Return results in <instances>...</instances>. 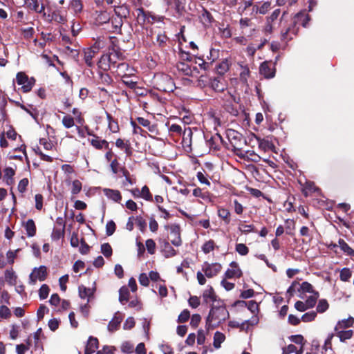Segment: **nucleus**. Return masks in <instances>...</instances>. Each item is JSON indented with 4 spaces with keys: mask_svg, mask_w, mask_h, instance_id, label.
<instances>
[{
    "mask_svg": "<svg viewBox=\"0 0 354 354\" xmlns=\"http://www.w3.org/2000/svg\"><path fill=\"white\" fill-rule=\"evenodd\" d=\"M122 319V317L118 316V314H115L112 320L109 322L108 325V329L110 331H115L118 330Z\"/></svg>",
    "mask_w": 354,
    "mask_h": 354,
    "instance_id": "25",
    "label": "nucleus"
},
{
    "mask_svg": "<svg viewBox=\"0 0 354 354\" xmlns=\"http://www.w3.org/2000/svg\"><path fill=\"white\" fill-rule=\"evenodd\" d=\"M337 332V336L339 338L341 342H345L352 337L353 332L352 330H339Z\"/></svg>",
    "mask_w": 354,
    "mask_h": 354,
    "instance_id": "29",
    "label": "nucleus"
},
{
    "mask_svg": "<svg viewBox=\"0 0 354 354\" xmlns=\"http://www.w3.org/2000/svg\"><path fill=\"white\" fill-rule=\"evenodd\" d=\"M101 252L104 255L105 257H110L113 253L111 245L108 243H103L101 245Z\"/></svg>",
    "mask_w": 354,
    "mask_h": 354,
    "instance_id": "39",
    "label": "nucleus"
},
{
    "mask_svg": "<svg viewBox=\"0 0 354 354\" xmlns=\"http://www.w3.org/2000/svg\"><path fill=\"white\" fill-rule=\"evenodd\" d=\"M100 67L104 71H108L111 68V66H114L116 64V60L113 57V53H109L102 55L100 62Z\"/></svg>",
    "mask_w": 354,
    "mask_h": 354,
    "instance_id": "7",
    "label": "nucleus"
},
{
    "mask_svg": "<svg viewBox=\"0 0 354 354\" xmlns=\"http://www.w3.org/2000/svg\"><path fill=\"white\" fill-rule=\"evenodd\" d=\"M121 351L124 353H131L133 351V346L130 342H125L121 346Z\"/></svg>",
    "mask_w": 354,
    "mask_h": 354,
    "instance_id": "60",
    "label": "nucleus"
},
{
    "mask_svg": "<svg viewBox=\"0 0 354 354\" xmlns=\"http://www.w3.org/2000/svg\"><path fill=\"white\" fill-rule=\"evenodd\" d=\"M298 30H299L298 24H295L294 19H293L290 26L286 30L285 32H282V33H281L282 39H292V37L291 35H297Z\"/></svg>",
    "mask_w": 354,
    "mask_h": 354,
    "instance_id": "11",
    "label": "nucleus"
},
{
    "mask_svg": "<svg viewBox=\"0 0 354 354\" xmlns=\"http://www.w3.org/2000/svg\"><path fill=\"white\" fill-rule=\"evenodd\" d=\"M16 80L18 84L22 85L21 89L24 93L31 91L35 83V80L33 77L28 78L23 72H19L17 74Z\"/></svg>",
    "mask_w": 354,
    "mask_h": 354,
    "instance_id": "4",
    "label": "nucleus"
},
{
    "mask_svg": "<svg viewBox=\"0 0 354 354\" xmlns=\"http://www.w3.org/2000/svg\"><path fill=\"white\" fill-rule=\"evenodd\" d=\"M5 278L10 284H14L16 281V275L12 270H6L5 272Z\"/></svg>",
    "mask_w": 354,
    "mask_h": 354,
    "instance_id": "41",
    "label": "nucleus"
},
{
    "mask_svg": "<svg viewBox=\"0 0 354 354\" xmlns=\"http://www.w3.org/2000/svg\"><path fill=\"white\" fill-rule=\"evenodd\" d=\"M21 250V249H17L15 251L9 250L6 253V257L8 259V263L9 264L12 265L14 263L15 259L17 257V253Z\"/></svg>",
    "mask_w": 354,
    "mask_h": 354,
    "instance_id": "50",
    "label": "nucleus"
},
{
    "mask_svg": "<svg viewBox=\"0 0 354 354\" xmlns=\"http://www.w3.org/2000/svg\"><path fill=\"white\" fill-rule=\"evenodd\" d=\"M49 287L46 284H43L39 290V295L41 299H45L47 298L49 294Z\"/></svg>",
    "mask_w": 354,
    "mask_h": 354,
    "instance_id": "46",
    "label": "nucleus"
},
{
    "mask_svg": "<svg viewBox=\"0 0 354 354\" xmlns=\"http://www.w3.org/2000/svg\"><path fill=\"white\" fill-rule=\"evenodd\" d=\"M200 21L205 26L210 25L214 19L211 13L206 9L203 8L201 15L199 16Z\"/></svg>",
    "mask_w": 354,
    "mask_h": 354,
    "instance_id": "21",
    "label": "nucleus"
},
{
    "mask_svg": "<svg viewBox=\"0 0 354 354\" xmlns=\"http://www.w3.org/2000/svg\"><path fill=\"white\" fill-rule=\"evenodd\" d=\"M318 297H319L318 292H315L314 293V295L308 297V298L306 299V301L305 302L306 306H308V308H311L315 306Z\"/></svg>",
    "mask_w": 354,
    "mask_h": 354,
    "instance_id": "40",
    "label": "nucleus"
},
{
    "mask_svg": "<svg viewBox=\"0 0 354 354\" xmlns=\"http://www.w3.org/2000/svg\"><path fill=\"white\" fill-rule=\"evenodd\" d=\"M162 252L166 258H169L176 255V250L170 245V243L165 241L162 245Z\"/></svg>",
    "mask_w": 354,
    "mask_h": 354,
    "instance_id": "19",
    "label": "nucleus"
},
{
    "mask_svg": "<svg viewBox=\"0 0 354 354\" xmlns=\"http://www.w3.org/2000/svg\"><path fill=\"white\" fill-rule=\"evenodd\" d=\"M203 301L206 304L209 303V301L218 304L217 296L216 295L214 290L212 286H209L203 293Z\"/></svg>",
    "mask_w": 354,
    "mask_h": 354,
    "instance_id": "13",
    "label": "nucleus"
},
{
    "mask_svg": "<svg viewBox=\"0 0 354 354\" xmlns=\"http://www.w3.org/2000/svg\"><path fill=\"white\" fill-rule=\"evenodd\" d=\"M98 345L99 342L97 338L90 336L84 349V354H93L98 348Z\"/></svg>",
    "mask_w": 354,
    "mask_h": 354,
    "instance_id": "12",
    "label": "nucleus"
},
{
    "mask_svg": "<svg viewBox=\"0 0 354 354\" xmlns=\"http://www.w3.org/2000/svg\"><path fill=\"white\" fill-rule=\"evenodd\" d=\"M26 3L27 7L37 13H42L44 12L45 7L43 3L39 6L37 0H26Z\"/></svg>",
    "mask_w": 354,
    "mask_h": 354,
    "instance_id": "17",
    "label": "nucleus"
},
{
    "mask_svg": "<svg viewBox=\"0 0 354 354\" xmlns=\"http://www.w3.org/2000/svg\"><path fill=\"white\" fill-rule=\"evenodd\" d=\"M82 190V183L79 180H75L72 183L71 193L73 195L77 194Z\"/></svg>",
    "mask_w": 354,
    "mask_h": 354,
    "instance_id": "48",
    "label": "nucleus"
},
{
    "mask_svg": "<svg viewBox=\"0 0 354 354\" xmlns=\"http://www.w3.org/2000/svg\"><path fill=\"white\" fill-rule=\"evenodd\" d=\"M190 317V313L188 310L185 309L181 312V313L179 315L178 317V323H185Z\"/></svg>",
    "mask_w": 354,
    "mask_h": 354,
    "instance_id": "51",
    "label": "nucleus"
},
{
    "mask_svg": "<svg viewBox=\"0 0 354 354\" xmlns=\"http://www.w3.org/2000/svg\"><path fill=\"white\" fill-rule=\"evenodd\" d=\"M177 68L179 71L182 72L185 75L193 76L192 67L185 62H179L177 64Z\"/></svg>",
    "mask_w": 354,
    "mask_h": 354,
    "instance_id": "24",
    "label": "nucleus"
},
{
    "mask_svg": "<svg viewBox=\"0 0 354 354\" xmlns=\"http://www.w3.org/2000/svg\"><path fill=\"white\" fill-rule=\"evenodd\" d=\"M103 192L107 198L115 202L119 203L122 199V195L118 190L105 188Z\"/></svg>",
    "mask_w": 354,
    "mask_h": 354,
    "instance_id": "16",
    "label": "nucleus"
},
{
    "mask_svg": "<svg viewBox=\"0 0 354 354\" xmlns=\"http://www.w3.org/2000/svg\"><path fill=\"white\" fill-rule=\"evenodd\" d=\"M97 54V51L93 49L87 48L84 51V59L86 65L89 67L93 66V63L92 62L93 57Z\"/></svg>",
    "mask_w": 354,
    "mask_h": 354,
    "instance_id": "23",
    "label": "nucleus"
},
{
    "mask_svg": "<svg viewBox=\"0 0 354 354\" xmlns=\"http://www.w3.org/2000/svg\"><path fill=\"white\" fill-rule=\"evenodd\" d=\"M4 178L8 185H12L14 183L13 176L15 174V170L12 167H6L4 169Z\"/></svg>",
    "mask_w": 354,
    "mask_h": 354,
    "instance_id": "27",
    "label": "nucleus"
},
{
    "mask_svg": "<svg viewBox=\"0 0 354 354\" xmlns=\"http://www.w3.org/2000/svg\"><path fill=\"white\" fill-rule=\"evenodd\" d=\"M229 70L228 62L223 61L216 66V71L218 74L223 75Z\"/></svg>",
    "mask_w": 354,
    "mask_h": 354,
    "instance_id": "35",
    "label": "nucleus"
},
{
    "mask_svg": "<svg viewBox=\"0 0 354 354\" xmlns=\"http://www.w3.org/2000/svg\"><path fill=\"white\" fill-rule=\"evenodd\" d=\"M197 85L201 88H204L207 85L209 86V79L204 75H201L197 81Z\"/></svg>",
    "mask_w": 354,
    "mask_h": 354,
    "instance_id": "62",
    "label": "nucleus"
},
{
    "mask_svg": "<svg viewBox=\"0 0 354 354\" xmlns=\"http://www.w3.org/2000/svg\"><path fill=\"white\" fill-rule=\"evenodd\" d=\"M214 249V241L209 240L205 242L202 246V250L205 254H208Z\"/></svg>",
    "mask_w": 354,
    "mask_h": 354,
    "instance_id": "44",
    "label": "nucleus"
},
{
    "mask_svg": "<svg viewBox=\"0 0 354 354\" xmlns=\"http://www.w3.org/2000/svg\"><path fill=\"white\" fill-rule=\"evenodd\" d=\"M116 225L113 221H110L106 225V233L107 236L112 235L115 231Z\"/></svg>",
    "mask_w": 354,
    "mask_h": 354,
    "instance_id": "57",
    "label": "nucleus"
},
{
    "mask_svg": "<svg viewBox=\"0 0 354 354\" xmlns=\"http://www.w3.org/2000/svg\"><path fill=\"white\" fill-rule=\"evenodd\" d=\"M259 142V149L266 151L268 149H272L274 147V145L269 140L265 139H260L257 138Z\"/></svg>",
    "mask_w": 354,
    "mask_h": 354,
    "instance_id": "31",
    "label": "nucleus"
},
{
    "mask_svg": "<svg viewBox=\"0 0 354 354\" xmlns=\"http://www.w3.org/2000/svg\"><path fill=\"white\" fill-rule=\"evenodd\" d=\"M229 317V313L227 310L223 301L218 300V304H213L206 318V327L207 330L213 329L219 326Z\"/></svg>",
    "mask_w": 354,
    "mask_h": 354,
    "instance_id": "1",
    "label": "nucleus"
},
{
    "mask_svg": "<svg viewBox=\"0 0 354 354\" xmlns=\"http://www.w3.org/2000/svg\"><path fill=\"white\" fill-rule=\"evenodd\" d=\"M236 251L241 255H247L249 252L248 248L243 243H238L236 245Z\"/></svg>",
    "mask_w": 354,
    "mask_h": 354,
    "instance_id": "49",
    "label": "nucleus"
},
{
    "mask_svg": "<svg viewBox=\"0 0 354 354\" xmlns=\"http://www.w3.org/2000/svg\"><path fill=\"white\" fill-rule=\"evenodd\" d=\"M221 265L219 263L209 264L205 262L202 270L207 277L212 278L216 276L221 271Z\"/></svg>",
    "mask_w": 354,
    "mask_h": 354,
    "instance_id": "9",
    "label": "nucleus"
},
{
    "mask_svg": "<svg viewBox=\"0 0 354 354\" xmlns=\"http://www.w3.org/2000/svg\"><path fill=\"white\" fill-rule=\"evenodd\" d=\"M338 244L341 250L346 253L347 255L353 257L354 256V250L352 249L343 239H339L338 241Z\"/></svg>",
    "mask_w": 354,
    "mask_h": 354,
    "instance_id": "26",
    "label": "nucleus"
},
{
    "mask_svg": "<svg viewBox=\"0 0 354 354\" xmlns=\"http://www.w3.org/2000/svg\"><path fill=\"white\" fill-rule=\"evenodd\" d=\"M24 227L26 230L27 236L32 237L36 234V225L32 219H28L25 223Z\"/></svg>",
    "mask_w": 354,
    "mask_h": 354,
    "instance_id": "22",
    "label": "nucleus"
},
{
    "mask_svg": "<svg viewBox=\"0 0 354 354\" xmlns=\"http://www.w3.org/2000/svg\"><path fill=\"white\" fill-rule=\"evenodd\" d=\"M122 82L131 89L136 88L137 85V82L131 80V77L127 74H124L122 76Z\"/></svg>",
    "mask_w": 354,
    "mask_h": 354,
    "instance_id": "33",
    "label": "nucleus"
},
{
    "mask_svg": "<svg viewBox=\"0 0 354 354\" xmlns=\"http://www.w3.org/2000/svg\"><path fill=\"white\" fill-rule=\"evenodd\" d=\"M129 291L127 287L122 286L119 290V301L124 304L129 300Z\"/></svg>",
    "mask_w": 354,
    "mask_h": 354,
    "instance_id": "28",
    "label": "nucleus"
},
{
    "mask_svg": "<svg viewBox=\"0 0 354 354\" xmlns=\"http://www.w3.org/2000/svg\"><path fill=\"white\" fill-rule=\"evenodd\" d=\"M225 339V336L221 332H216L214 336V342L213 345L214 348H219L221 347V344L223 342H224Z\"/></svg>",
    "mask_w": 354,
    "mask_h": 354,
    "instance_id": "30",
    "label": "nucleus"
},
{
    "mask_svg": "<svg viewBox=\"0 0 354 354\" xmlns=\"http://www.w3.org/2000/svg\"><path fill=\"white\" fill-rule=\"evenodd\" d=\"M97 84L98 85H102L103 86H98V89L104 93L106 95L110 96V93L106 88V86H111L113 84V80L111 77V76L106 73H104L103 71H98L97 72Z\"/></svg>",
    "mask_w": 354,
    "mask_h": 354,
    "instance_id": "3",
    "label": "nucleus"
},
{
    "mask_svg": "<svg viewBox=\"0 0 354 354\" xmlns=\"http://www.w3.org/2000/svg\"><path fill=\"white\" fill-rule=\"evenodd\" d=\"M225 97H227V102L229 103L225 104V110L233 115H237L239 113L238 110L236 107L231 104V102H236V97L231 95L230 93H228L227 95L225 94Z\"/></svg>",
    "mask_w": 354,
    "mask_h": 354,
    "instance_id": "14",
    "label": "nucleus"
},
{
    "mask_svg": "<svg viewBox=\"0 0 354 354\" xmlns=\"http://www.w3.org/2000/svg\"><path fill=\"white\" fill-rule=\"evenodd\" d=\"M47 277V269L46 266H41L38 268H35L33 272L29 276L30 283L35 284L37 279L43 281Z\"/></svg>",
    "mask_w": 354,
    "mask_h": 354,
    "instance_id": "6",
    "label": "nucleus"
},
{
    "mask_svg": "<svg viewBox=\"0 0 354 354\" xmlns=\"http://www.w3.org/2000/svg\"><path fill=\"white\" fill-rule=\"evenodd\" d=\"M300 288L304 292H310L313 294L315 292V291L313 290V286L307 281L303 282L301 284Z\"/></svg>",
    "mask_w": 354,
    "mask_h": 354,
    "instance_id": "61",
    "label": "nucleus"
},
{
    "mask_svg": "<svg viewBox=\"0 0 354 354\" xmlns=\"http://www.w3.org/2000/svg\"><path fill=\"white\" fill-rule=\"evenodd\" d=\"M147 250L150 254H153L156 251V243L153 239H147L145 243Z\"/></svg>",
    "mask_w": 354,
    "mask_h": 354,
    "instance_id": "52",
    "label": "nucleus"
},
{
    "mask_svg": "<svg viewBox=\"0 0 354 354\" xmlns=\"http://www.w3.org/2000/svg\"><path fill=\"white\" fill-rule=\"evenodd\" d=\"M63 125L68 129L74 126V119L71 115H65L62 119Z\"/></svg>",
    "mask_w": 354,
    "mask_h": 354,
    "instance_id": "54",
    "label": "nucleus"
},
{
    "mask_svg": "<svg viewBox=\"0 0 354 354\" xmlns=\"http://www.w3.org/2000/svg\"><path fill=\"white\" fill-rule=\"evenodd\" d=\"M227 138L233 147L234 153L239 157H242L240 154L241 152V148L238 147L241 145L242 140H243L244 143L246 144V140L243 139L241 133L233 129H229L227 133Z\"/></svg>",
    "mask_w": 354,
    "mask_h": 354,
    "instance_id": "2",
    "label": "nucleus"
},
{
    "mask_svg": "<svg viewBox=\"0 0 354 354\" xmlns=\"http://www.w3.org/2000/svg\"><path fill=\"white\" fill-rule=\"evenodd\" d=\"M294 23L298 24L304 28H306L310 21L308 15L305 12H298L294 17Z\"/></svg>",
    "mask_w": 354,
    "mask_h": 354,
    "instance_id": "15",
    "label": "nucleus"
},
{
    "mask_svg": "<svg viewBox=\"0 0 354 354\" xmlns=\"http://www.w3.org/2000/svg\"><path fill=\"white\" fill-rule=\"evenodd\" d=\"M165 227L170 230L171 243L176 247L181 245L182 240L180 238V226L177 224H172L171 225H166Z\"/></svg>",
    "mask_w": 354,
    "mask_h": 354,
    "instance_id": "5",
    "label": "nucleus"
},
{
    "mask_svg": "<svg viewBox=\"0 0 354 354\" xmlns=\"http://www.w3.org/2000/svg\"><path fill=\"white\" fill-rule=\"evenodd\" d=\"M270 8V3L267 1L264 2L259 8L257 6L253 7V11L259 12L260 14L264 15Z\"/></svg>",
    "mask_w": 354,
    "mask_h": 354,
    "instance_id": "42",
    "label": "nucleus"
},
{
    "mask_svg": "<svg viewBox=\"0 0 354 354\" xmlns=\"http://www.w3.org/2000/svg\"><path fill=\"white\" fill-rule=\"evenodd\" d=\"M141 196L147 201H152V195L150 193L149 189L147 186L145 185L140 192Z\"/></svg>",
    "mask_w": 354,
    "mask_h": 354,
    "instance_id": "56",
    "label": "nucleus"
},
{
    "mask_svg": "<svg viewBox=\"0 0 354 354\" xmlns=\"http://www.w3.org/2000/svg\"><path fill=\"white\" fill-rule=\"evenodd\" d=\"M93 294L92 289L86 288L84 286H79V295L81 298L84 299L86 297H90Z\"/></svg>",
    "mask_w": 354,
    "mask_h": 354,
    "instance_id": "32",
    "label": "nucleus"
},
{
    "mask_svg": "<svg viewBox=\"0 0 354 354\" xmlns=\"http://www.w3.org/2000/svg\"><path fill=\"white\" fill-rule=\"evenodd\" d=\"M209 86L216 92H223L227 85L221 77L209 78Z\"/></svg>",
    "mask_w": 354,
    "mask_h": 354,
    "instance_id": "10",
    "label": "nucleus"
},
{
    "mask_svg": "<svg viewBox=\"0 0 354 354\" xmlns=\"http://www.w3.org/2000/svg\"><path fill=\"white\" fill-rule=\"evenodd\" d=\"M201 317L199 314H194L191 318L190 325L196 328L201 322Z\"/></svg>",
    "mask_w": 354,
    "mask_h": 354,
    "instance_id": "64",
    "label": "nucleus"
},
{
    "mask_svg": "<svg viewBox=\"0 0 354 354\" xmlns=\"http://www.w3.org/2000/svg\"><path fill=\"white\" fill-rule=\"evenodd\" d=\"M185 0H174L172 3L174 4L175 10L177 13L181 14L185 9Z\"/></svg>",
    "mask_w": 354,
    "mask_h": 354,
    "instance_id": "43",
    "label": "nucleus"
},
{
    "mask_svg": "<svg viewBox=\"0 0 354 354\" xmlns=\"http://www.w3.org/2000/svg\"><path fill=\"white\" fill-rule=\"evenodd\" d=\"M218 216L222 218L225 223L228 224L230 222V212L226 209H219L218 212Z\"/></svg>",
    "mask_w": 354,
    "mask_h": 354,
    "instance_id": "38",
    "label": "nucleus"
},
{
    "mask_svg": "<svg viewBox=\"0 0 354 354\" xmlns=\"http://www.w3.org/2000/svg\"><path fill=\"white\" fill-rule=\"evenodd\" d=\"M71 6L75 12H80L82 10V4L81 0H71Z\"/></svg>",
    "mask_w": 354,
    "mask_h": 354,
    "instance_id": "59",
    "label": "nucleus"
},
{
    "mask_svg": "<svg viewBox=\"0 0 354 354\" xmlns=\"http://www.w3.org/2000/svg\"><path fill=\"white\" fill-rule=\"evenodd\" d=\"M64 234V225L62 229L54 228L51 234L53 240H59Z\"/></svg>",
    "mask_w": 354,
    "mask_h": 354,
    "instance_id": "47",
    "label": "nucleus"
},
{
    "mask_svg": "<svg viewBox=\"0 0 354 354\" xmlns=\"http://www.w3.org/2000/svg\"><path fill=\"white\" fill-rule=\"evenodd\" d=\"M317 316V313L315 311H311L304 314L301 318L304 322H309L315 319Z\"/></svg>",
    "mask_w": 354,
    "mask_h": 354,
    "instance_id": "53",
    "label": "nucleus"
},
{
    "mask_svg": "<svg viewBox=\"0 0 354 354\" xmlns=\"http://www.w3.org/2000/svg\"><path fill=\"white\" fill-rule=\"evenodd\" d=\"M230 266L232 269H227L225 273V278L232 279L236 276L238 277L241 275V270L238 268V264L235 261H232L230 263Z\"/></svg>",
    "mask_w": 354,
    "mask_h": 354,
    "instance_id": "18",
    "label": "nucleus"
},
{
    "mask_svg": "<svg viewBox=\"0 0 354 354\" xmlns=\"http://www.w3.org/2000/svg\"><path fill=\"white\" fill-rule=\"evenodd\" d=\"M135 221L141 232H145L147 227L146 221L140 216H136Z\"/></svg>",
    "mask_w": 354,
    "mask_h": 354,
    "instance_id": "55",
    "label": "nucleus"
},
{
    "mask_svg": "<svg viewBox=\"0 0 354 354\" xmlns=\"http://www.w3.org/2000/svg\"><path fill=\"white\" fill-rule=\"evenodd\" d=\"M354 324V318L352 317H348V319H343L342 321H339L335 327V330L338 331L339 330H343L347 328L352 326Z\"/></svg>",
    "mask_w": 354,
    "mask_h": 354,
    "instance_id": "20",
    "label": "nucleus"
},
{
    "mask_svg": "<svg viewBox=\"0 0 354 354\" xmlns=\"http://www.w3.org/2000/svg\"><path fill=\"white\" fill-rule=\"evenodd\" d=\"M11 316V312L6 306H0V317L3 319H8Z\"/></svg>",
    "mask_w": 354,
    "mask_h": 354,
    "instance_id": "58",
    "label": "nucleus"
},
{
    "mask_svg": "<svg viewBox=\"0 0 354 354\" xmlns=\"http://www.w3.org/2000/svg\"><path fill=\"white\" fill-rule=\"evenodd\" d=\"M328 303L326 299H321L319 301L317 306V311L319 313H322L328 308Z\"/></svg>",
    "mask_w": 354,
    "mask_h": 354,
    "instance_id": "45",
    "label": "nucleus"
},
{
    "mask_svg": "<svg viewBox=\"0 0 354 354\" xmlns=\"http://www.w3.org/2000/svg\"><path fill=\"white\" fill-rule=\"evenodd\" d=\"M352 272L351 270L348 268H344L340 271L339 278L342 281H348L349 279L351 277Z\"/></svg>",
    "mask_w": 354,
    "mask_h": 354,
    "instance_id": "37",
    "label": "nucleus"
},
{
    "mask_svg": "<svg viewBox=\"0 0 354 354\" xmlns=\"http://www.w3.org/2000/svg\"><path fill=\"white\" fill-rule=\"evenodd\" d=\"M91 145L97 149H101L103 147V144H106V149L109 148V142L105 140H99L97 137L91 141Z\"/></svg>",
    "mask_w": 354,
    "mask_h": 354,
    "instance_id": "34",
    "label": "nucleus"
},
{
    "mask_svg": "<svg viewBox=\"0 0 354 354\" xmlns=\"http://www.w3.org/2000/svg\"><path fill=\"white\" fill-rule=\"evenodd\" d=\"M260 73L266 78H272L275 75L276 69L271 62H264L259 67Z\"/></svg>",
    "mask_w": 354,
    "mask_h": 354,
    "instance_id": "8",
    "label": "nucleus"
},
{
    "mask_svg": "<svg viewBox=\"0 0 354 354\" xmlns=\"http://www.w3.org/2000/svg\"><path fill=\"white\" fill-rule=\"evenodd\" d=\"M115 347L111 346H104L102 349L98 351L96 354H114Z\"/></svg>",
    "mask_w": 354,
    "mask_h": 354,
    "instance_id": "63",
    "label": "nucleus"
},
{
    "mask_svg": "<svg viewBox=\"0 0 354 354\" xmlns=\"http://www.w3.org/2000/svg\"><path fill=\"white\" fill-rule=\"evenodd\" d=\"M107 119L109 120V129L113 133L118 131L119 127L118 122L112 118L109 113H107Z\"/></svg>",
    "mask_w": 354,
    "mask_h": 354,
    "instance_id": "36",
    "label": "nucleus"
}]
</instances>
